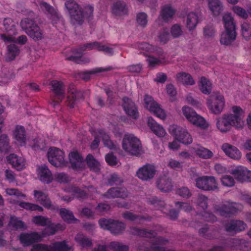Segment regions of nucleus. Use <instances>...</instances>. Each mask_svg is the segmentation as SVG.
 Instances as JSON below:
<instances>
[{
	"instance_id": "nucleus-1",
	"label": "nucleus",
	"mask_w": 251,
	"mask_h": 251,
	"mask_svg": "<svg viewBox=\"0 0 251 251\" xmlns=\"http://www.w3.org/2000/svg\"><path fill=\"white\" fill-rule=\"evenodd\" d=\"M232 109L233 114H224L217 118V127L221 132H226L232 127H235L238 129L242 127L243 110L238 106H233Z\"/></svg>"
},
{
	"instance_id": "nucleus-2",
	"label": "nucleus",
	"mask_w": 251,
	"mask_h": 251,
	"mask_svg": "<svg viewBox=\"0 0 251 251\" xmlns=\"http://www.w3.org/2000/svg\"><path fill=\"white\" fill-rule=\"evenodd\" d=\"M32 222L36 225L47 226L42 231V233L44 235H54L57 231H63L66 228L64 225L59 223L55 224L52 223L49 218L40 215L33 217Z\"/></svg>"
},
{
	"instance_id": "nucleus-3",
	"label": "nucleus",
	"mask_w": 251,
	"mask_h": 251,
	"mask_svg": "<svg viewBox=\"0 0 251 251\" xmlns=\"http://www.w3.org/2000/svg\"><path fill=\"white\" fill-rule=\"evenodd\" d=\"M50 85L52 94L49 102L53 107H55L65 99L66 87L63 82L56 80L51 81Z\"/></svg>"
},
{
	"instance_id": "nucleus-4",
	"label": "nucleus",
	"mask_w": 251,
	"mask_h": 251,
	"mask_svg": "<svg viewBox=\"0 0 251 251\" xmlns=\"http://www.w3.org/2000/svg\"><path fill=\"white\" fill-rule=\"evenodd\" d=\"M123 149L132 155L138 156L142 152L140 140L133 134H125L122 141Z\"/></svg>"
},
{
	"instance_id": "nucleus-5",
	"label": "nucleus",
	"mask_w": 251,
	"mask_h": 251,
	"mask_svg": "<svg viewBox=\"0 0 251 251\" xmlns=\"http://www.w3.org/2000/svg\"><path fill=\"white\" fill-rule=\"evenodd\" d=\"M92 136L94 137V140L90 145V148L92 150L97 149L100 143V139L101 138L104 145L110 149H114L116 146L110 140L109 135L106 133L103 129L99 128L91 131Z\"/></svg>"
},
{
	"instance_id": "nucleus-6",
	"label": "nucleus",
	"mask_w": 251,
	"mask_h": 251,
	"mask_svg": "<svg viewBox=\"0 0 251 251\" xmlns=\"http://www.w3.org/2000/svg\"><path fill=\"white\" fill-rule=\"evenodd\" d=\"M99 224L101 228L108 230L115 235L122 233L126 229V224L124 222L111 219L101 218Z\"/></svg>"
},
{
	"instance_id": "nucleus-7",
	"label": "nucleus",
	"mask_w": 251,
	"mask_h": 251,
	"mask_svg": "<svg viewBox=\"0 0 251 251\" xmlns=\"http://www.w3.org/2000/svg\"><path fill=\"white\" fill-rule=\"evenodd\" d=\"M48 158L49 162L56 167L66 166L67 163L64 158V153L56 147H50L48 151Z\"/></svg>"
},
{
	"instance_id": "nucleus-8",
	"label": "nucleus",
	"mask_w": 251,
	"mask_h": 251,
	"mask_svg": "<svg viewBox=\"0 0 251 251\" xmlns=\"http://www.w3.org/2000/svg\"><path fill=\"white\" fill-rule=\"evenodd\" d=\"M65 7L69 12L74 23L81 25L84 22V16L78 4L74 0H68L65 2Z\"/></svg>"
},
{
	"instance_id": "nucleus-9",
	"label": "nucleus",
	"mask_w": 251,
	"mask_h": 251,
	"mask_svg": "<svg viewBox=\"0 0 251 251\" xmlns=\"http://www.w3.org/2000/svg\"><path fill=\"white\" fill-rule=\"evenodd\" d=\"M182 113L186 118L194 125L205 128L207 127L205 119L188 106L182 107Z\"/></svg>"
},
{
	"instance_id": "nucleus-10",
	"label": "nucleus",
	"mask_w": 251,
	"mask_h": 251,
	"mask_svg": "<svg viewBox=\"0 0 251 251\" xmlns=\"http://www.w3.org/2000/svg\"><path fill=\"white\" fill-rule=\"evenodd\" d=\"M213 209L216 214L226 218L231 217L238 212V209L229 202L215 204Z\"/></svg>"
},
{
	"instance_id": "nucleus-11",
	"label": "nucleus",
	"mask_w": 251,
	"mask_h": 251,
	"mask_svg": "<svg viewBox=\"0 0 251 251\" xmlns=\"http://www.w3.org/2000/svg\"><path fill=\"white\" fill-rule=\"evenodd\" d=\"M196 186L204 191H214L218 189V183L213 176H202L196 179Z\"/></svg>"
},
{
	"instance_id": "nucleus-12",
	"label": "nucleus",
	"mask_w": 251,
	"mask_h": 251,
	"mask_svg": "<svg viewBox=\"0 0 251 251\" xmlns=\"http://www.w3.org/2000/svg\"><path fill=\"white\" fill-rule=\"evenodd\" d=\"M144 100L146 108L154 115L161 119H164L166 118L164 110L160 107V105L153 100L151 96L146 95L144 96Z\"/></svg>"
},
{
	"instance_id": "nucleus-13",
	"label": "nucleus",
	"mask_w": 251,
	"mask_h": 251,
	"mask_svg": "<svg viewBox=\"0 0 251 251\" xmlns=\"http://www.w3.org/2000/svg\"><path fill=\"white\" fill-rule=\"evenodd\" d=\"M70 249L65 241L57 242L52 246L37 244L33 246L30 251H70Z\"/></svg>"
},
{
	"instance_id": "nucleus-14",
	"label": "nucleus",
	"mask_w": 251,
	"mask_h": 251,
	"mask_svg": "<svg viewBox=\"0 0 251 251\" xmlns=\"http://www.w3.org/2000/svg\"><path fill=\"white\" fill-rule=\"evenodd\" d=\"M170 132L177 141L183 144L188 145L193 142V139L190 134L182 127L172 126L170 128Z\"/></svg>"
},
{
	"instance_id": "nucleus-15",
	"label": "nucleus",
	"mask_w": 251,
	"mask_h": 251,
	"mask_svg": "<svg viewBox=\"0 0 251 251\" xmlns=\"http://www.w3.org/2000/svg\"><path fill=\"white\" fill-rule=\"evenodd\" d=\"M225 105L224 96L220 93H216L208 100V107L214 114H219L223 111Z\"/></svg>"
},
{
	"instance_id": "nucleus-16",
	"label": "nucleus",
	"mask_w": 251,
	"mask_h": 251,
	"mask_svg": "<svg viewBox=\"0 0 251 251\" xmlns=\"http://www.w3.org/2000/svg\"><path fill=\"white\" fill-rule=\"evenodd\" d=\"M151 204L157 207V209L160 210L163 213L168 215L170 219L173 221L177 219L179 211L175 209H170L168 210L165 207V202L164 201L158 199L156 197H152L150 201Z\"/></svg>"
},
{
	"instance_id": "nucleus-17",
	"label": "nucleus",
	"mask_w": 251,
	"mask_h": 251,
	"mask_svg": "<svg viewBox=\"0 0 251 251\" xmlns=\"http://www.w3.org/2000/svg\"><path fill=\"white\" fill-rule=\"evenodd\" d=\"M226 244L232 250L249 251L251 249V242L244 239L229 238L226 241Z\"/></svg>"
},
{
	"instance_id": "nucleus-18",
	"label": "nucleus",
	"mask_w": 251,
	"mask_h": 251,
	"mask_svg": "<svg viewBox=\"0 0 251 251\" xmlns=\"http://www.w3.org/2000/svg\"><path fill=\"white\" fill-rule=\"evenodd\" d=\"M42 237L40 233L33 231L30 233H22L19 239L24 247H28L34 243L42 240Z\"/></svg>"
},
{
	"instance_id": "nucleus-19",
	"label": "nucleus",
	"mask_w": 251,
	"mask_h": 251,
	"mask_svg": "<svg viewBox=\"0 0 251 251\" xmlns=\"http://www.w3.org/2000/svg\"><path fill=\"white\" fill-rule=\"evenodd\" d=\"M123 108L127 115L130 116L133 119L138 118L139 114L137 106L131 99L127 97L123 98Z\"/></svg>"
},
{
	"instance_id": "nucleus-20",
	"label": "nucleus",
	"mask_w": 251,
	"mask_h": 251,
	"mask_svg": "<svg viewBox=\"0 0 251 251\" xmlns=\"http://www.w3.org/2000/svg\"><path fill=\"white\" fill-rule=\"evenodd\" d=\"M155 172L156 170L153 165L147 164L141 167L136 174L140 179L147 181L154 177Z\"/></svg>"
},
{
	"instance_id": "nucleus-21",
	"label": "nucleus",
	"mask_w": 251,
	"mask_h": 251,
	"mask_svg": "<svg viewBox=\"0 0 251 251\" xmlns=\"http://www.w3.org/2000/svg\"><path fill=\"white\" fill-rule=\"evenodd\" d=\"M232 174L238 181L251 182V171L246 167H238L232 171Z\"/></svg>"
},
{
	"instance_id": "nucleus-22",
	"label": "nucleus",
	"mask_w": 251,
	"mask_h": 251,
	"mask_svg": "<svg viewBox=\"0 0 251 251\" xmlns=\"http://www.w3.org/2000/svg\"><path fill=\"white\" fill-rule=\"evenodd\" d=\"M103 196L107 199H125L128 197V192L125 187H112L108 189Z\"/></svg>"
},
{
	"instance_id": "nucleus-23",
	"label": "nucleus",
	"mask_w": 251,
	"mask_h": 251,
	"mask_svg": "<svg viewBox=\"0 0 251 251\" xmlns=\"http://www.w3.org/2000/svg\"><path fill=\"white\" fill-rule=\"evenodd\" d=\"M246 224L240 220H231L225 225V230L229 233H236L244 230Z\"/></svg>"
},
{
	"instance_id": "nucleus-24",
	"label": "nucleus",
	"mask_w": 251,
	"mask_h": 251,
	"mask_svg": "<svg viewBox=\"0 0 251 251\" xmlns=\"http://www.w3.org/2000/svg\"><path fill=\"white\" fill-rule=\"evenodd\" d=\"M176 11V8L171 3L165 4L161 7L159 17L164 22L167 23L173 18Z\"/></svg>"
},
{
	"instance_id": "nucleus-25",
	"label": "nucleus",
	"mask_w": 251,
	"mask_h": 251,
	"mask_svg": "<svg viewBox=\"0 0 251 251\" xmlns=\"http://www.w3.org/2000/svg\"><path fill=\"white\" fill-rule=\"evenodd\" d=\"M122 217L130 222H136L138 225H142L141 221L145 220L148 222L151 221L152 217L148 215H137L130 211H126L122 213Z\"/></svg>"
},
{
	"instance_id": "nucleus-26",
	"label": "nucleus",
	"mask_w": 251,
	"mask_h": 251,
	"mask_svg": "<svg viewBox=\"0 0 251 251\" xmlns=\"http://www.w3.org/2000/svg\"><path fill=\"white\" fill-rule=\"evenodd\" d=\"M7 162L17 171H21L25 167V161L23 157L11 153L6 157Z\"/></svg>"
},
{
	"instance_id": "nucleus-27",
	"label": "nucleus",
	"mask_w": 251,
	"mask_h": 251,
	"mask_svg": "<svg viewBox=\"0 0 251 251\" xmlns=\"http://www.w3.org/2000/svg\"><path fill=\"white\" fill-rule=\"evenodd\" d=\"M199 233L200 236L204 238L213 239L217 238L218 230L214 226L205 224L199 229Z\"/></svg>"
},
{
	"instance_id": "nucleus-28",
	"label": "nucleus",
	"mask_w": 251,
	"mask_h": 251,
	"mask_svg": "<svg viewBox=\"0 0 251 251\" xmlns=\"http://www.w3.org/2000/svg\"><path fill=\"white\" fill-rule=\"evenodd\" d=\"M34 197L37 202L40 203L44 207L50 209L51 208L52 204L48 195L41 191L34 190Z\"/></svg>"
},
{
	"instance_id": "nucleus-29",
	"label": "nucleus",
	"mask_w": 251,
	"mask_h": 251,
	"mask_svg": "<svg viewBox=\"0 0 251 251\" xmlns=\"http://www.w3.org/2000/svg\"><path fill=\"white\" fill-rule=\"evenodd\" d=\"M222 149L225 154L232 159L237 160L241 157V152L235 146L225 143L223 145Z\"/></svg>"
},
{
	"instance_id": "nucleus-30",
	"label": "nucleus",
	"mask_w": 251,
	"mask_h": 251,
	"mask_svg": "<svg viewBox=\"0 0 251 251\" xmlns=\"http://www.w3.org/2000/svg\"><path fill=\"white\" fill-rule=\"evenodd\" d=\"M65 191L71 193L79 200H85L88 197V194L76 185L70 184L66 186Z\"/></svg>"
},
{
	"instance_id": "nucleus-31",
	"label": "nucleus",
	"mask_w": 251,
	"mask_h": 251,
	"mask_svg": "<svg viewBox=\"0 0 251 251\" xmlns=\"http://www.w3.org/2000/svg\"><path fill=\"white\" fill-rule=\"evenodd\" d=\"M69 158L73 170H77L82 167L83 158L77 151L71 152L69 155Z\"/></svg>"
},
{
	"instance_id": "nucleus-32",
	"label": "nucleus",
	"mask_w": 251,
	"mask_h": 251,
	"mask_svg": "<svg viewBox=\"0 0 251 251\" xmlns=\"http://www.w3.org/2000/svg\"><path fill=\"white\" fill-rule=\"evenodd\" d=\"M138 48L148 53H155L158 55H162L163 51L161 48L152 46L147 42H141L137 44Z\"/></svg>"
},
{
	"instance_id": "nucleus-33",
	"label": "nucleus",
	"mask_w": 251,
	"mask_h": 251,
	"mask_svg": "<svg viewBox=\"0 0 251 251\" xmlns=\"http://www.w3.org/2000/svg\"><path fill=\"white\" fill-rule=\"evenodd\" d=\"M148 125L152 132L158 137H164L166 131L164 128L159 125L152 117H149Z\"/></svg>"
},
{
	"instance_id": "nucleus-34",
	"label": "nucleus",
	"mask_w": 251,
	"mask_h": 251,
	"mask_svg": "<svg viewBox=\"0 0 251 251\" xmlns=\"http://www.w3.org/2000/svg\"><path fill=\"white\" fill-rule=\"evenodd\" d=\"M132 234L143 237H154L156 232L153 230H148L145 228H141L137 226H131L129 228Z\"/></svg>"
},
{
	"instance_id": "nucleus-35",
	"label": "nucleus",
	"mask_w": 251,
	"mask_h": 251,
	"mask_svg": "<svg viewBox=\"0 0 251 251\" xmlns=\"http://www.w3.org/2000/svg\"><path fill=\"white\" fill-rule=\"evenodd\" d=\"M38 175L39 179L44 183L49 184L53 180L50 171L46 166L39 168Z\"/></svg>"
},
{
	"instance_id": "nucleus-36",
	"label": "nucleus",
	"mask_w": 251,
	"mask_h": 251,
	"mask_svg": "<svg viewBox=\"0 0 251 251\" xmlns=\"http://www.w3.org/2000/svg\"><path fill=\"white\" fill-rule=\"evenodd\" d=\"M1 39L2 40L6 43H13L15 44L17 43L21 45H24L26 44L27 39L25 35H21L15 38L11 35H8L5 33L0 35Z\"/></svg>"
},
{
	"instance_id": "nucleus-37",
	"label": "nucleus",
	"mask_w": 251,
	"mask_h": 251,
	"mask_svg": "<svg viewBox=\"0 0 251 251\" xmlns=\"http://www.w3.org/2000/svg\"><path fill=\"white\" fill-rule=\"evenodd\" d=\"M13 135L15 139L21 146L24 145L26 142L25 129L24 126L21 125H17L13 131Z\"/></svg>"
},
{
	"instance_id": "nucleus-38",
	"label": "nucleus",
	"mask_w": 251,
	"mask_h": 251,
	"mask_svg": "<svg viewBox=\"0 0 251 251\" xmlns=\"http://www.w3.org/2000/svg\"><path fill=\"white\" fill-rule=\"evenodd\" d=\"M157 185L158 189L162 192H169L173 189L171 179L166 176L160 177L157 181Z\"/></svg>"
},
{
	"instance_id": "nucleus-39",
	"label": "nucleus",
	"mask_w": 251,
	"mask_h": 251,
	"mask_svg": "<svg viewBox=\"0 0 251 251\" xmlns=\"http://www.w3.org/2000/svg\"><path fill=\"white\" fill-rule=\"evenodd\" d=\"M208 7L214 16H219L224 10L222 2L220 0H208Z\"/></svg>"
},
{
	"instance_id": "nucleus-40",
	"label": "nucleus",
	"mask_w": 251,
	"mask_h": 251,
	"mask_svg": "<svg viewBox=\"0 0 251 251\" xmlns=\"http://www.w3.org/2000/svg\"><path fill=\"white\" fill-rule=\"evenodd\" d=\"M21 26L25 31H39L41 30L39 26L31 19H25L21 22Z\"/></svg>"
},
{
	"instance_id": "nucleus-41",
	"label": "nucleus",
	"mask_w": 251,
	"mask_h": 251,
	"mask_svg": "<svg viewBox=\"0 0 251 251\" xmlns=\"http://www.w3.org/2000/svg\"><path fill=\"white\" fill-rule=\"evenodd\" d=\"M223 21L226 31H235L236 27V24L231 13H226L223 16Z\"/></svg>"
},
{
	"instance_id": "nucleus-42",
	"label": "nucleus",
	"mask_w": 251,
	"mask_h": 251,
	"mask_svg": "<svg viewBox=\"0 0 251 251\" xmlns=\"http://www.w3.org/2000/svg\"><path fill=\"white\" fill-rule=\"evenodd\" d=\"M85 162L91 171L99 173L100 171V163L91 154H88L86 158Z\"/></svg>"
},
{
	"instance_id": "nucleus-43",
	"label": "nucleus",
	"mask_w": 251,
	"mask_h": 251,
	"mask_svg": "<svg viewBox=\"0 0 251 251\" xmlns=\"http://www.w3.org/2000/svg\"><path fill=\"white\" fill-rule=\"evenodd\" d=\"M40 5L45 9L48 15L53 23H56L57 21L59 20L60 17L55 10L46 2H42Z\"/></svg>"
},
{
	"instance_id": "nucleus-44",
	"label": "nucleus",
	"mask_w": 251,
	"mask_h": 251,
	"mask_svg": "<svg viewBox=\"0 0 251 251\" xmlns=\"http://www.w3.org/2000/svg\"><path fill=\"white\" fill-rule=\"evenodd\" d=\"M114 69V68L111 66H108L105 68H96L89 71H85L82 72L81 75L83 79L87 81L90 78V75H94L96 73H101L103 72H107L112 71Z\"/></svg>"
},
{
	"instance_id": "nucleus-45",
	"label": "nucleus",
	"mask_w": 251,
	"mask_h": 251,
	"mask_svg": "<svg viewBox=\"0 0 251 251\" xmlns=\"http://www.w3.org/2000/svg\"><path fill=\"white\" fill-rule=\"evenodd\" d=\"M112 13L116 16H121L127 13L126 4L123 1H118L113 3L112 7Z\"/></svg>"
},
{
	"instance_id": "nucleus-46",
	"label": "nucleus",
	"mask_w": 251,
	"mask_h": 251,
	"mask_svg": "<svg viewBox=\"0 0 251 251\" xmlns=\"http://www.w3.org/2000/svg\"><path fill=\"white\" fill-rule=\"evenodd\" d=\"M7 60L9 61L14 60L21 51L19 47L13 43L7 46Z\"/></svg>"
},
{
	"instance_id": "nucleus-47",
	"label": "nucleus",
	"mask_w": 251,
	"mask_h": 251,
	"mask_svg": "<svg viewBox=\"0 0 251 251\" xmlns=\"http://www.w3.org/2000/svg\"><path fill=\"white\" fill-rule=\"evenodd\" d=\"M59 214L62 219L68 224L75 223L77 221L73 212L66 208L60 209Z\"/></svg>"
},
{
	"instance_id": "nucleus-48",
	"label": "nucleus",
	"mask_w": 251,
	"mask_h": 251,
	"mask_svg": "<svg viewBox=\"0 0 251 251\" xmlns=\"http://www.w3.org/2000/svg\"><path fill=\"white\" fill-rule=\"evenodd\" d=\"M198 23V16L194 12H190L188 14L186 18V25L189 30H194Z\"/></svg>"
},
{
	"instance_id": "nucleus-49",
	"label": "nucleus",
	"mask_w": 251,
	"mask_h": 251,
	"mask_svg": "<svg viewBox=\"0 0 251 251\" xmlns=\"http://www.w3.org/2000/svg\"><path fill=\"white\" fill-rule=\"evenodd\" d=\"M176 79L183 84L192 85L195 83V81L192 76L185 72L178 73L176 75Z\"/></svg>"
},
{
	"instance_id": "nucleus-50",
	"label": "nucleus",
	"mask_w": 251,
	"mask_h": 251,
	"mask_svg": "<svg viewBox=\"0 0 251 251\" xmlns=\"http://www.w3.org/2000/svg\"><path fill=\"white\" fill-rule=\"evenodd\" d=\"M236 32H222L220 39L221 44L229 45L236 39Z\"/></svg>"
},
{
	"instance_id": "nucleus-51",
	"label": "nucleus",
	"mask_w": 251,
	"mask_h": 251,
	"mask_svg": "<svg viewBox=\"0 0 251 251\" xmlns=\"http://www.w3.org/2000/svg\"><path fill=\"white\" fill-rule=\"evenodd\" d=\"M75 241L83 248L90 247L92 245V240L82 234H77L75 237Z\"/></svg>"
},
{
	"instance_id": "nucleus-52",
	"label": "nucleus",
	"mask_w": 251,
	"mask_h": 251,
	"mask_svg": "<svg viewBox=\"0 0 251 251\" xmlns=\"http://www.w3.org/2000/svg\"><path fill=\"white\" fill-rule=\"evenodd\" d=\"M68 93L67 104L70 108H74L75 103L77 91L74 88L72 89L70 86L68 90Z\"/></svg>"
},
{
	"instance_id": "nucleus-53",
	"label": "nucleus",
	"mask_w": 251,
	"mask_h": 251,
	"mask_svg": "<svg viewBox=\"0 0 251 251\" xmlns=\"http://www.w3.org/2000/svg\"><path fill=\"white\" fill-rule=\"evenodd\" d=\"M10 150L9 139L6 134H2L0 137V151L8 153Z\"/></svg>"
},
{
	"instance_id": "nucleus-54",
	"label": "nucleus",
	"mask_w": 251,
	"mask_h": 251,
	"mask_svg": "<svg viewBox=\"0 0 251 251\" xmlns=\"http://www.w3.org/2000/svg\"><path fill=\"white\" fill-rule=\"evenodd\" d=\"M138 249L139 251H175L170 249L166 250L164 247L154 246V243L149 248L145 245V242H143V245H138Z\"/></svg>"
},
{
	"instance_id": "nucleus-55",
	"label": "nucleus",
	"mask_w": 251,
	"mask_h": 251,
	"mask_svg": "<svg viewBox=\"0 0 251 251\" xmlns=\"http://www.w3.org/2000/svg\"><path fill=\"white\" fill-rule=\"evenodd\" d=\"M195 152L200 158L203 159L210 158L212 157L213 154L211 151L202 147H199L196 148Z\"/></svg>"
},
{
	"instance_id": "nucleus-56",
	"label": "nucleus",
	"mask_w": 251,
	"mask_h": 251,
	"mask_svg": "<svg viewBox=\"0 0 251 251\" xmlns=\"http://www.w3.org/2000/svg\"><path fill=\"white\" fill-rule=\"evenodd\" d=\"M200 90L204 94H209L211 92V84L205 77L202 76L201 79Z\"/></svg>"
},
{
	"instance_id": "nucleus-57",
	"label": "nucleus",
	"mask_w": 251,
	"mask_h": 251,
	"mask_svg": "<svg viewBox=\"0 0 251 251\" xmlns=\"http://www.w3.org/2000/svg\"><path fill=\"white\" fill-rule=\"evenodd\" d=\"M19 206L24 209L31 211H38L39 212H42L43 211L42 207L37 204L22 201L19 203Z\"/></svg>"
},
{
	"instance_id": "nucleus-58",
	"label": "nucleus",
	"mask_w": 251,
	"mask_h": 251,
	"mask_svg": "<svg viewBox=\"0 0 251 251\" xmlns=\"http://www.w3.org/2000/svg\"><path fill=\"white\" fill-rule=\"evenodd\" d=\"M108 248L113 251H128L129 247L126 245H122L120 242L113 241L110 243Z\"/></svg>"
},
{
	"instance_id": "nucleus-59",
	"label": "nucleus",
	"mask_w": 251,
	"mask_h": 251,
	"mask_svg": "<svg viewBox=\"0 0 251 251\" xmlns=\"http://www.w3.org/2000/svg\"><path fill=\"white\" fill-rule=\"evenodd\" d=\"M100 44V42L95 41L81 45L79 47V52L82 53L83 51L86 50H90L94 49H96L97 50H99Z\"/></svg>"
},
{
	"instance_id": "nucleus-60",
	"label": "nucleus",
	"mask_w": 251,
	"mask_h": 251,
	"mask_svg": "<svg viewBox=\"0 0 251 251\" xmlns=\"http://www.w3.org/2000/svg\"><path fill=\"white\" fill-rule=\"evenodd\" d=\"M176 193L177 195L185 199H188L192 196L189 189L186 186H182L176 189Z\"/></svg>"
},
{
	"instance_id": "nucleus-61",
	"label": "nucleus",
	"mask_w": 251,
	"mask_h": 251,
	"mask_svg": "<svg viewBox=\"0 0 251 251\" xmlns=\"http://www.w3.org/2000/svg\"><path fill=\"white\" fill-rule=\"evenodd\" d=\"M123 182V179L115 174L111 175L108 180V183L110 186L121 185Z\"/></svg>"
},
{
	"instance_id": "nucleus-62",
	"label": "nucleus",
	"mask_w": 251,
	"mask_h": 251,
	"mask_svg": "<svg viewBox=\"0 0 251 251\" xmlns=\"http://www.w3.org/2000/svg\"><path fill=\"white\" fill-rule=\"evenodd\" d=\"M222 184L226 187H232L235 184V180L233 177L229 175H224L221 178Z\"/></svg>"
},
{
	"instance_id": "nucleus-63",
	"label": "nucleus",
	"mask_w": 251,
	"mask_h": 251,
	"mask_svg": "<svg viewBox=\"0 0 251 251\" xmlns=\"http://www.w3.org/2000/svg\"><path fill=\"white\" fill-rule=\"evenodd\" d=\"M208 198L206 196L202 194H199L197 200L198 205L203 210H206L208 206Z\"/></svg>"
},
{
	"instance_id": "nucleus-64",
	"label": "nucleus",
	"mask_w": 251,
	"mask_h": 251,
	"mask_svg": "<svg viewBox=\"0 0 251 251\" xmlns=\"http://www.w3.org/2000/svg\"><path fill=\"white\" fill-rule=\"evenodd\" d=\"M147 17V15L144 12L138 13L136 16V22L137 24L142 26H145L148 23Z\"/></svg>"
}]
</instances>
